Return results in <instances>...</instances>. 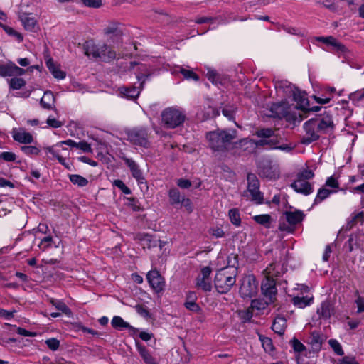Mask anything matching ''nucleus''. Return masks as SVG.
<instances>
[{
  "label": "nucleus",
  "instance_id": "c85d7f7f",
  "mask_svg": "<svg viewBox=\"0 0 364 364\" xmlns=\"http://www.w3.org/2000/svg\"><path fill=\"white\" fill-rule=\"evenodd\" d=\"M313 301V296H294L292 299L293 304L303 309L307 306H309Z\"/></svg>",
  "mask_w": 364,
  "mask_h": 364
},
{
  "label": "nucleus",
  "instance_id": "cd10ccee",
  "mask_svg": "<svg viewBox=\"0 0 364 364\" xmlns=\"http://www.w3.org/2000/svg\"><path fill=\"white\" fill-rule=\"evenodd\" d=\"M55 97L53 93L50 91L46 92L41 100V106L47 109L53 108Z\"/></svg>",
  "mask_w": 364,
  "mask_h": 364
},
{
  "label": "nucleus",
  "instance_id": "393cba45",
  "mask_svg": "<svg viewBox=\"0 0 364 364\" xmlns=\"http://www.w3.org/2000/svg\"><path fill=\"white\" fill-rule=\"evenodd\" d=\"M19 19L26 30L29 31H35L37 21L34 17L31 16L28 14H23L20 15Z\"/></svg>",
  "mask_w": 364,
  "mask_h": 364
},
{
  "label": "nucleus",
  "instance_id": "a878e982",
  "mask_svg": "<svg viewBox=\"0 0 364 364\" xmlns=\"http://www.w3.org/2000/svg\"><path fill=\"white\" fill-rule=\"evenodd\" d=\"M119 94L124 97L128 99H135L139 95L140 90L135 87H122L119 88Z\"/></svg>",
  "mask_w": 364,
  "mask_h": 364
},
{
  "label": "nucleus",
  "instance_id": "7c9ffc66",
  "mask_svg": "<svg viewBox=\"0 0 364 364\" xmlns=\"http://www.w3.org/2000/svg\"><path fill=\"white\" fill-rule=\"evenodd\" d=\"M364 222V212H355L350 215V220L348 222V225L352 228L358 223H363Z\"/></svg>",
  "mask_w": 364,
  "mask_h": 364
},
{
  "label": "nucleus",
  "instance_id": "4be33fe9",
  "mask_svg": "<svg viewBox=\"0 0 364 364\" xmlns=\"http://www.w3.org/2000/svg\"><path fill=\"white\" fill-rule=\"evenodd\" d=\"M317 314L320 318L328 319L334 314L333 304L329 300L323 301L319 308L317 309Z\"/></svg>",
  "mask_w": 364,
  "mask_h": 364
},
{
  "label": "nucleus",
  "instance_id": "b1692460",
  "mask_svg": "<svg viewBox=\"0 0 364 364\" xmlns=\"http://www.w3.org/2000/svg\"><path fill=\"white\" fill-rule=\"evenodd\" d=\"M136 346L139 355L146 364H156V359L144 345L137 341L136 342Z\"/></svg>",
  "mask_w": 364,
  "mask_h": 364
},
{
  "label": "nucleus",
  "instance_id": "58836bf2",
  "mask_svg": "<svg viewBox=\"0 0 364 364\" xmlns=\"http://www.w3.org/2000/svg\"><path fill=\"white\" fill-rule=\"evenodd\" d=\"M168 196L170 198V203L172 205L178 204L181 203L182 200V196H181L179 191L176 188H173L169 191Z\"/></svg>",
  "mask_w": 364,
  "mask_h": 364
},
{
  "label": "nucleus",
  "instance_id": "c756f323",
  "mask_svg": "<svg viewBox=\"0 0 364 364\" xmlns=\"http://www.w3.org/2000/svg\"><path fill=\"white\" fill-rule=\"evenodd\" d=\"M316 40L326 45L332 46L333 47L336 48L338 50H343V46H342L339 42H338L336 39L333 36L317 37Z\"/></svg>",
  "mask_w": 364,
  "mask_h": 364
},
{
  "label": "nucleus",
  "instance_id": "864d4df0",
  "mask_svg": "<svg viewBox=\"0 0 364 364\" xmlns=\"http://www.w3.org/2000/svg\"><path fill=\"white\" fill-rule=\"evenodd\" d=\"M184 306L188 310L193 312H198L200 311V307L196 302L186 301L184 303Z\"/></svg>",
  "mask_w": 364,
  "mask_h": 364
},
{
  "label": "nucleus",
  "instance_id": "4468645a",
  "mask_svg": "<svg viewBox=\"0 0 364 364\" xmlns=\"http://www.w3.org/2000/svg\"><path fill=\"white\" fill-rule=\"evenodd\" d=\"M26 70L17 66L13 62H8L6 64L0 65V75L1 77L21 76Z\"/></svg>",
  "mask_w": 364,
  "mask_h": 364
},
{
  "label": "nucleus",
  "instance_id": "a19ab883",
  "mask_svg": "<svg viewBox=\"0 0 364 364\" xmlns=\"http://www.w3.org/2000/svg\"><path fill=\"white\" fill-rule=\"evenodd\" d=\"M328 343L336 354L338 355H343L344 354L343 348L337 340L330 339Z\"/></svg>",
  "mask_w": 364,
  "mask_h": 364
},
{
  "label": "nucleus",
  "instance_id": "4c0bfd02",
  "mask_svg": "<svg viewBox=\"0 0 364 364\" xmlns=\"http://www.w3.org/2000/svg\"><path fill=\"white\" fill-rule=\"evenodd\" d=\"M230 220L231 223L235 226L240 225L241 219L239 210L237 208H232L229 210L228 213Z\"/></svg>",
  "mask_w": 364,
  "mask_h": 364
},
{
  "label": "nucleus",
  "instance_id": "39448f33",
  "mask_svg": "<svg viewBox=\"0 0 364 364\" xmlns=\"http://www.w3.org/2000/svg\"><path fill=\"white\" fill-rule=\"evenodd\" d=\"M277 92L282 91L286 96H292L294 100L297 103L296 109H306L309 106V101L305 92L301 91L295 87L288 81H279L275 84Z\"/></svg>",
  "mask_w": 364,
  "mask_h": 364
},
{
  "label": "nucleus",
  "instance_id": "49530a36",
  "mask_svg": "<svg viewBox=\"0 0 364 364\" xmlns=\"http://www.w3.org/2000/svg\"><path fill=\"white\" fill-rule=\"evenodd\" d=\"M206 76L208 79L212 82L213 84L217 85L218 83H221L220 81H219V75L216 73V71L213 70H208L206 74Z\"/></svg>",
  "mask_w": 364,
  "mask_h": 364
},
{
  "label": "nucleus",
  "instance_id": "4d7b16f0",
  "mask_svg": "<svg viewBox=\"0 0 364 364\" xmlns=\"http://www.w3.org/2000/svg\"><path fill=\"white\" fill-rule=\"evenodd\" d=\"M85 6L92 8H99L102 6L101 0H82Z\"/></svg>",
  "mask_w": 364,
  "mask_h": 364
},
{
  "label": "nucleus",
  "instance_id": "9d476101",
  "mask_svg": "<svg viewBox=\"0 0 364 364\" xmlns=\"http://www.w3.org/2000/svg\"><path fill=\"white\" fill-rule=\"evenodd\" d=\"M304 213L301 210L286 211L280 218L279 228L282 231L292 232L293 226L301 222Z\"/></svg>",
  "mask_w": 364,
  "mask_h": 364
},
{
  "label": "nucleus",
  "instance_id": "5fc2aeb1",
  "mask_svg": "<svg viewBox=\"0 0 364 364\" xmlns=\"http://www.w3.org/2000/svg\"><path fill=\"white\" fill-rule=\"evenodd\" d=\"M56 144L51 146H47L44 148V151L46 153L50 154L54 158H55L57 160L61 156L59 154V151H57L55 148L57 147Z\"/></svg>",
  "mask_w": 364,
  "mask_h": 364
},
{
  "label": "nucleus",
  "instance_id": "774afa93",
  "mask_svg": "<svg viewBox=\"0 0 364 364\" xmlns=\"http://www.w3.org/2000/svg\"><path fill=\"white\" fill-rule=\"evenodd\" d=\"M14 312L15 311H9L7 310L0 309V316L4 317L6 319H10L13 317Z\"/></svg>",
  "mask_w": 364,
  "mask_h": 364
},
{
  "label": "nucleus",
  "instance_id": "09e8293b",
  "mask_svg": "<svg viewBox=\"0 0 364 364\" xmlns=\"http://www.w3.org/2000/svg\"><path fill=\"white\" fill-rule=\"evenodd\" d=\"M46 343L47 346L51 350H57L60 346V341L55 338H49L46 341Z\"/></svg>",
  "mask_w": 364,
  "mask_h": 364
},
{
  "label": "nucleus",
  "instance_id": "20e7f679",
  "mask_svg": "<svg viewBox=\"0 0 364 364\" xmlns=\"http://www.w3.org/2000/svg\"><path fill=\"white\" fill-rule=\"evenodd\" d=\"M237 269L225 267L218 270L215 277V287L220 294L228 292L236 282Z\"/></svg>",
  "mask_w": 364,
  "mask_h": 364
},
{
  "label": "nucleus",
  "instance_id": "9b49d317",
  "mask_svg": "<svg viewBox=\"0 0 364 364\" xmlns=\"http://www.w3.org/2000/svg\"><path fill=\"white\" fill-rule=\"evenodd\" d=\"M258 290V282L254 275L244 276L241 279L240 294L243 298H252L255 296Z\"/></svg>",
  "mask_w": 364,
  "mask_h": 364
},
{
  "label": "nucleus",
  "instance_id": "7ed1b4c3",
  "mask_svg": "<svg viewBox=\"0 0 364 364\" xmlns=\"http://www.w3.org/2000/svg\"><path fill=\"white\" fill-rule=\"evenodd\" d=\"M84 53L87 56L100 59L105 62H110L116 58V52L105 43L87 41L84 45Z\"/></svg>",
  "mask_w": 364,
  "mask_h": 364
},
{
  "label": "nucleus",
  "instance_id": "f257e3e1",
  "mask_svg": "<svg viewBox=\"0 0 364 364\" xmlns=\"http://www.w3.org/2000/svg\"><path fill=\"white\" fill-rule=\"evenodd\" d=\"M255 134L260 138L259 140L242 139L235 143V146H242L250 144L251 146L266 147L267 149H276L289 152L292 150V147L287 144L279 145L280 138L276 134L272 129L265 128L258 129Z\"/></svg>",
  "mask_w": 364,
  "mask_h": 364
},
{
  "label": "nucleus",
  "instance_id": "0eeeda50",
  "mask_svg": "<svg viewBox=\"0 0 364 364\" xmlns=\"http://www.w3.org/2000/svg\"><path fill=\"white\" fill-rule=\"evenodd\" d=\"M314 176L312 171L305 169L297 174L296 179L291 184V187L297 193L309 195L314 189L311 184L308 180L311 179Z\"/></svg>",
  "mask_w": 364,
  "mask_h": 364
},
{
  "label": "nucleus",
  "instance_id": "72a5a7b5",
  "mask_svg": "<svg viewBox=\"0 0 364 364\" xmlns=\"http://www.w3.org/2000/svg\"><path fill=\"white\" fill-rule=\"evenodd\" d=\"M70 181L79 187H84L88 184V180L78 174H71L69 176Z\"/></svg>",
  "mask_w": 364,
  "mask_h": 364
},
{
  "label": "nucleus",
  "instance_id": "603ef678",
  "mask_svg": "<svg viewBox=\"0 0 364 364\" xmlns=\"http://www.w3.org/2000/svg\"><path fill=\"white\" fill-rule=\"evenodd\" d=\"M51 303L53 306H55L58 310L61 311L62 312L67 314L70 311L69 308L65 305V303L57 301H55L54 300H51Z\"/></svg>",
  "mask_w": 364,
  "mask_h": 364
},
{
  "label": "nucleus",
  "instance_id": "c9c22d12",
  "mask_svg": "<svg viewBox=\"0 0 364 364\" xmlns=\"http://www.w3.org/2000/svg\"><path fill=\"white\" fill-rule=\"evenodd\" d=\"M196 287L200 288L205 291H210L211 290V283L207 278L198 277L196 279Z\"/></svg>",
  "mask_w": 364,
  "mask_h": 364
},
{
  "label": "nucleus",
  "instance_id": "a211bd4d",
  "mask_svg": "<svg viewBox=\"0 0 364 364\" xmlns=\"http://www.w3.org/2000/svg\"><path fill=\"white\" fill-rule=\"evenodd\" d=\"M13 139L21 144H31L33 141V135L23 128H14L12 132Z\"/></svg>",
  "mask_w": 364,
  "mask_h": 364
},
{
  "label": "nucleus",
  "instance_id": "473e14b6",
  "mask_svg": "<svg viewBox=\"0 0 364 364\" xmlns=\"http://www.w3.org/2000/svg\"><path fill=\"white\" fill-rule=\"evenodd\" d=\"M0 27L10 36L15 38L19 42L23 41V36L19 32L14 30L13 28L0 23Z\"/></svg>",
  "mask_w": 364,
  "mask_h": 364
},
{
  "label": "nucleus",
  "instance_id": "338daca9",
  "mask_svg": "<svg viewBox=\"0 0 364 364\" xmlns=\"http://www.w3.org/2000/svg\"><path fill=\"white\" fill-rule=\"evenodd\" d=\"M326 185L327 186H329L331 188H338V183L337 181V180L332 176L327 178Z\"/></svg>",
  "mask_w": 364,
  "mask_h": 364
},
{
  "label": "nucleus",
  "instance_id": "de8ad7c7",
  "mask_svg": "<svg viewBox=\"0 0 364 364\" xmlns=\"http://www.w3.org/2000/svg\"><path fill=\"white\" fill-rule=\"evenodd\" d=\"M0 159L7 162H11L16 161V155L14 152L4 151L0 154Z\"/></svg>",
  "mask_w": 364,
  "mask_h": 364
},
{
  "label": "nucleus",
  "instance_id": "6e6d98bb",
  "mask_svg": "<svg viewBox=\"0 0 364 364\" xmlns=\"http://www.w3.org/2000/svg\"><path fill=\"white\" fill-rule=\"evenodd\" d=\"M76 148L83 151L84 152L91 153L92 151L90 144L85 141L78 142Z\"/></svg>",
  "mask_w": 364,
  "mask_h": 364
},
{
  "label": "nucleus",
  "instance_id": "412c9836",
  "mask_svg": "<svg viewBox=\"0 0 364 364\" xmlns=\"http://www.w3.org/2000/svg\"><path fill=\"white\" fill-rule=\"evenodd\" d=\"M111 324L113 328L118 330L127 328L132 334H135L138 332L137 328L132 326L128 322L125 321L122 317L118 316H115L112 318Z\"/></svg>",
  "mask_w": 364,
  "mask_h": 364
},
{
  "label": "nucleus",
  "instance_id": "2eb2a0df",
  "mask_svg": "<svg viewBox=\"0 0 364 364\" xmlns=\"http://www.w3.org/2000/svg\"><path fill=\"white\" fill-rule=\"evenodd\" d=\"M146 277L149 284L156 292L159 293L164 290L165 281L158 271L151 270L148 272Z\"/></svg>",
  "mask_w": 364,
  "mask_h": 364
},
{
  "label": "nucleus",
  "instance_id": "bf43d9fd",
  "mask_svg": "<svg viewBox=\"0 0 364 364\" xmlns=\"http://www.w3.org/2000/svg\"><path fill=\"white\" fill-rule=\"evenodd\" d=\"M135 309L140 316L144 318L149 317V312L145 306L142 305H136L135 306Z\"/></svg>",
  "mask_w": 364,
  "mask_h": 364
},
{
  "label": "nucleus",
  "instance_id": "f8f14e48",
  "mask_svg": "<svg viewBox=\"0 0 364 364\" xmlns=\"http://www.w3.org/2000/svg\"><path fill=\"white\" fill-rule=\"evenodd\" d=\"M315 120L313 119L306 122L304 128L306 132L305 135L301 139V143L309 144L319 138L318 132Z\"/></svg>",
  "mask_w": 364,
  "mask_h": 364
},
{
  "label": "nucleus",
  "instance_id": "680f3d73",
  "mask_svg": "<svg viewBox=\"0 0 364 364\" xmlns=\"http://www.w3.org/2000/svg\"><path fill=\"white\" fill-rule=\"evenodd\" d=\"M210 233L216 238H220L224 236L223 230L220 228H214L210 230Z\"/></svg>",
  "mask_w": 364,
  "mask_h": 364
},
{
  "label": "nucleus",
  "instance_id": "aec40b11",
  "mask_svg": "<svg viewBox=\"0 0 364 364\" xmlns=\"http://www.w3.org/2000/svg\"><path fill=\"white\" fill-rule=\"evenodd\" d=\"M314 119L316 124H317V129L320 132H327L333 127V122L331 116L329 114L321 115Z\"/></svg>",
  "mask_w": 364,
  "mask_h": 364
},
{
  "label": "nucleus",
  "instance_id": "69168bd1",
  "mask_svg": "<svg viewBox=\"0 0 364 364\" xmlns=\"http://www.w3.org/2000/svg\"><path fill=\"white\" fill-rule=\"evenodd\" d=\"M223 114L229 120L234 119V111L232 109L223 108L222 110Z\"/></svg>",
  "mask_w": 364,
  "mask_h": 364
},
{
  "label": "nucleus",
  "instance_id": "f3484780",
  "mask_svg": "<svg viewBox=\"0 0 364 364\" xmlns=\"http://www.w3.org/2000/svg\"><path fill=\"white\" fill-rule=\"evenodd\" d=\"M266 279L262 282L261 289L264 296L269 302L273 301V299L277 293L275 287V280L274 278L265 277Z\"/></svg>",
  "mask_w": 364,
  "mask_h": 364
},
{
  "label": "nucleus",
  "instance_id": "3c124183",
  "mask_svg": "<svg viewBox=\"0 0 364 364\" xmlns=\"http://www.w3.org/2000/svg\"><path fill=\"white\" fill-rule=\"evenodd\" d=\"M291 345H292V347L294 348V350L296 351V352H299V353H301L302 351H304L306 348L304 346V344H302L299 340H297L296 338H293L291 341Z\"/></svg>",
  "mask_w": 364,
  "mask_h": 364
},
{
  "label": "nucleus",
  "instance_id": "6e6552de",
  "mask_svg": "<svg viewBox=\"0 0 364 364\" xmlns=\"http://www.w3.org/2000/svg\"><path fill=\"white\" fill-rule=\"evenodd\" d=\"M127 140L135 146L147 148L150 145L149 130L146 127H135L126 132Z\"/></svg>",
  "mask_w": 364,
  "mask_h": 364
},
{
  "label": "nucleus",
  "instance_id": "79ce46f5",
  "mask_svg": "<svg viewBox=\"0 0 364 364\" xmlns=\"http://www.w3.org/2000/svg\"><path fill=\"white\" fill-rule=\"evenodd\" d=\"M331 191L326 188H320L317 193V195L314 200V203H319L323 201L324 199L328 198L331 194Z\"/></svg>",
  "mask_w": 364,
  "mask_h": 364
},
{
  "label": "nucleus",
  "instance_id": "e433bc0d",
  "mask_svg": "<svg viewBox=\"0 0 364 364\" xmlns=\"http://www.w3.org/2000/svg\"><path fill=\"white\" fill-rule=\"evenodd\" d=\"M104 33L107 36L113 34L114 36H121L122 31L117 23H112L104 29Z\"/></svg>",
  "mask_w": 364,
  "mask_h": 364
},
{
  "label": "nucleus",
  "instance_id": "e2e57ef3",
  "mask_svg": "<svg viewBox=\"0 0 364 364\" xmlns=\"http://www.w3.org/2000/svg\"><path fill=\"white\" fill-rule=\"evenodd\" d=\"M180 203H181L182 205H183L187 209V210L188 212L193 211V206H192V203H191V201L190 200V199L186 198L183 196L182 200Z\"/></svg>",
  "mask_w": 364,
  "mask_h": 364
},
{
  "label": "nucleus",
  "instance_id": "bb28decb",
  "mask_svg": "<svg viewBox=\"0 0 364 364\" xmlns=\"http://www.w3.org/2000/svg\"><path fill=\"white\" fill-rule=\"evenodd\" d=\"M286 326V319L282 316H277L272 323V328L275 333L282 335L284 333Z\"/></svg>",
  "mask_w": 364,
  "mask_h": 364
},
{
  "label": "nucleus",
  "instance_id": "f704fd0d",
  "mask_svg": "<svg viewBox=\"0 0 364 364\" xmlns=\"http://www.w3.org/2000/svg\"><path fill=\"white\" fill-rule=\"evenodd\" d=\"M348 98L355 105L364 101V88L350 93Z\"/></svg>",
  "mask_w": 364,
  "mask_h": 364
},
{
  "label": "nucleus",
  "instance_id": "f03ea898",
  "mask_svg": "<svg viewBox=\"0 0 364 364\" xmlns=\"http://www.w3.org/2000/svg\"><path fill=\"white\" fill-rule=\"evenodd\" d=\"M237 137L235 129H220L209 132L206 134L208 146L214 151H224L229 149Z\"/></svg>",
  "mask_w": 364,
  "mask_h": 364
},
{
  "label": "nucleus",
  "instance_id": "423d86ee",
  "mask_svg": "<svg viewBox=\"0 0 364 364\" xmlns=\"http://www.w3.org/2000/svg\"><path fill=\"white\" fill-rule=\"evenodd\" d=\"M186 119L185 111L178 107H170L161 112V122L168 129L181 126Z\"/></svg>",
  "mask_w": 364,
  "mask_h": 364
},
{
  "label": "nucleus",
  "instance_id": "ddd939ff",
  "mask_svg": "<svg viewBox=\"0 0 364 364\" xmlns=\"http://www.w3.org/2000/svg\"><path fill=\"white\" fill-rule=\"evenodd\" d=\"M290 109L291 107L287 102L273 104L270 109L271 114L269 116L278 118L285 117L287 119H291L294 117L291 114Z\"/></svg>",
  "mask_w": 364,
  "mask_h": 364
},
{
  "label": "nucleus",
  "instance_id": "37998d69",
  "mask_svg": "<svg viewBox=\"0 0 364 364\" xmlns=\"http://www.w3.org/2000/svg\"><path fill=\"white\" fill-rule=\"evenodd\" d=\"M26 85V82L23 78L14 77L9 80V86L13 90L21 89Z\"/></svg>",
  "mask_w": 364,
  "mask_h": 364
},
{
  "label": "nucleus",
  "instance_id": "1a4fd4ad",
  "mask_svg": "<svg viewBox=\"0 0 364 364\" xmlns=\"http://www.w3.org/2000/svg\"><path fill=\"white\" fill-rule=\"evenodd\" d=\"M247 189L244 191L243 196L256 204L263 202V196L259 191V183L255 174L249 173L247 177Z\"/></svg>",
  "mask_w": 364,
  "mask_h": 364
},
{
  "label": "nucleus",
  "instance_id": "a18cd8bd",
  "mask_svg": "<svg viewBox=\"0 0 364 364\" xmlns=\"http://www.w3.org/2000/svg\"><path fill=\"white\" fill-rule=\"evenodd\" d=\"M268 301H263L261 299H254L251 302V307L257 310L264 309L268 304Z\"/></svg>",
  "mask_w": 364,
  "mask_h": 364
},
{
  "label": "nucleus",
  "instance_id": "c03bdc74",
  "mask_svg": "<svg viewBox=\"0 0 364 364\" xmlns=\"http://www.w3.org/2000/svg\"><path fill=\"white\" fill-rule=\"evenodd\" d=\"M180 73L187 80L192 79L194 80L195 81H198L199 79L198 76L191 70L180 68Z\"/></svg>",
  "mask_w": 364,
  "mask_h": 364
},
{
  "label": "nucleus",
  "instance_id": "052dcab7",
  "mask_svg": "<svg viewBox=\"0 0 364 364\" xmlns=\"http://www.w3.org/2000/svg\"><path fill=\"white\" fill-rule=\"evenodd\" d=\"M340 364H358L355 357L345 356L340 360Z\"/></svg>",
  "mask_w": 364,
  "mask_h": 364
},
{
  "label": "nucleus",
  "instance_id": "5701e85b",
  "mask_svg": "<svg viewBox=\"0 0 364 364\" xmlns=\"http://www.w3.org/2000/svg\"><path fill=\"white\" fill-rule=\"evenodd\" d=\"M46 64L54 77L59 80H63L65 77V73L61 70L58 66L55 64L51 58L47 57L46 58Z\"/></svg>",
  "mask_w": 364,
  "mask_h": 364
},
{
  "label": "nucleus",
  "instance_id": "dca6fc26",
  "mask_svg": "<svg viewBox=\"0 0 364 364\" xmlns=\"http://www.w3.org/2000/svg\"><path fill=\"white\" fill-rule=\"evenodd\" d=\"M122 159L124 160L126 165L129 168L132 176L137 181L138 183H144L145 182V178L137 163L132 159H129L126 156H122Z\"/></svg>",
  "mask_w": 364,
  "mask_h": 364
},
{
  "label": "nucleus",
  "instance_id": "8fccbe9b",
  "mask_svg": "<svg viewBox=\"0 0 364 364\" xmlns=\"http://www.w3.org/2000/svg\"><path fill=\"white\" fill-rule=\"evenodd\" d=\"M262 346L265 351L270 353L274 350L272 340L269 338H261Z\"/></svg>",
  "mask_w": 364,
  "mask_h": 364
},
{
  "label": "nucleus",
  "instance_id": "0e129e2a",
  "mask_svg": "<svg viewBox=\"0 0 364 364\" xmlns=\"http://www.w3.org/2000/svg\"><path fill=\"white\" fill-rule=\"evenodd\" d=\"M47 124L53 127V128H58L62 126V123L57 119L51 117H48L47 119Z\"/></svg>",
  "mask_w": 364,
  "mask_h": 364
},
{
  "label": "nucleus",
  "instance_id": "2f4dec72",
  "mask_svg": "<svg viewBox=\"0 0 364 364\" xmlns=\"http://www.w3.org/2000/svg\"><path fill=\"white\" fill-rule=\"evenodd\" d=\"M253 220L258 224L264 225L265 228H270L272 217L269 214L257 215L253 217Z\"/></svg>",
  "mask_w": 364,
  "mask_h": 364
},
{
  "label": "nucleus",
  "instance_id": "13d9d810",
  "mask_svg": "<svg viewBox=\"0 0 364 364\" xmlns=\"http://www.w3.org/2000/svg\"><path fill=\"white\" fill-rule=\"evenodd\" d=\"M355 303L357 305V312L358 314L364 311V298L358 294V296L355 301Z\"/></svg>",
  "mask_w": 364,
  "mask_h": 364
},
{
  "label": "nucleus",
  "instance_id": "ea45409f",
  "mask_svg": "<svg viewBox=\"0 0 364 364\" xmlns=\"http://www.w3.org/2000/svg\"><path fill=\"white\" fill-rule=\"evenodd\" d=\"M21 150L27 156H38L41 152V149L36 146H23Z\"/></svg>",
  "mask_w": 364,
  "mask_h": 364
},
{
  "label": "nucleus",
  "instance_id": "6ab92c4d",
  "mask_svg": "<svg viewBox=\"0 0 364 364\" xmlns=\"http://www.w3.org/2000/svg\"><path fill=\"white\" fill-rule=\"evenodd\" d=\"M286 272V267L280 262L270 264L264 271L265 277L274 278L279 277Z\"/></svg>",
  "mask_w": 364,
  "mask_h": 364
}]
</instances>
